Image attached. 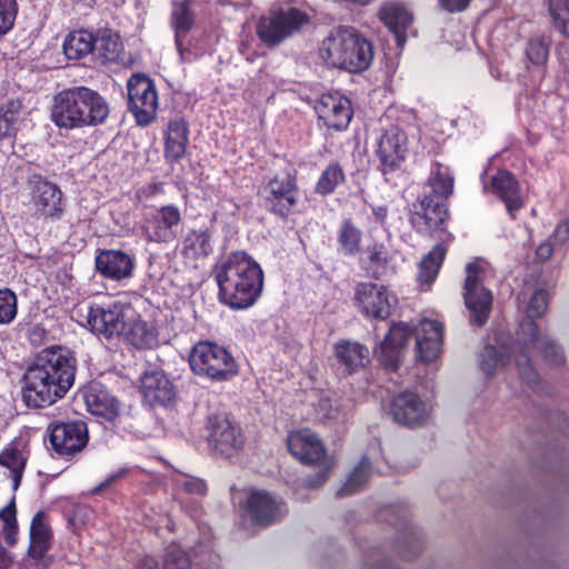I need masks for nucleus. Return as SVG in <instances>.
<instances>
[{
  "instance_id": "nucleus-27",
  "label": "nucleus",
  "mask_w": 569,
  "mask_h": 569,
  "mask_svg": "<svg viewBox=\"0 0 569 569\" xmlns=\"http://www.w3.org/2000/svg\"><path fill=\"white\" fill-rule=\"evenodd\" d=\"M46 519V512L40 510L31 520L28 555L34 560H41L51 548L53 533Z\"/></svg>"
},
{
  "instance_id": "nucleus-35",
  "label": "nucleus",
  "mask_w": 569,
  "mask_h": 569,
  "mask_svg": "<svg viewBox=\"0 0 569 569\" xmlns=\"http://www.w3.org/2000/svg\"><path fill=\"white\" fill-rule=\"evenodd\" d=\"M96 38L86 30L70 32L63 41V52L69 60H79L94 49Z\"/></svg>"
},
{
  "instance_id": "nucleus-62",
  "label": "nucleus",
  "mask_w": 569,
  "mask_h": 569,
  "mask_svg": "<svg viewBox=\"0 0 569 569\" xmlns=\"http://www.w3.org/2000/svg\"><path fill=\"white\" fill-rule=\"evenodd\" d=\"M96 267L97 270L104 277H107V250L101 249L99 250V254L96 259Z\"/></svg>"
},
{
  "instance_id": "nucleus-32",
  "label": "nucleus",
  "mask_w": 569,
  "mask_h": 569,
  "mask_svg": "<svg viewBox=\"0 0 569 569\" xmlns=\"http://www.w3.org/2000/svg\"><path fill=\"white\" fill-rule=\"evenodd\" d=\"M447 249L443 244L437 243L418 264L417 280L420 286L429 287L437 278L445 260Z\"/></svg>"
},
{
  "instance_id": "nucleus-28",
  "label": "nucleus",
  "mask_w": 569,
  "mask_h": 569,
  "mask_svg": "<svg viewBox=\"0 0 569 569\" xmlns=\"http://www.w3.org/2000/svg\"><path fill=\"white\" fill-rule=\"evenodd\" d=\"M188 134V123L183 118L176 117L169 121L164 139V156L167 159L179 161L184 157L189 142Z\"/></svg>"
},
{
  "instance_id": "nucleus-14",
  "label": "nucleus",
  "mask_w": 569,
  "mask_h": 569,
  "mask_svg": "<svg viewBox=\"0 0 569 569\" xmlns=\"http://www.w3.org/2000/svg\"><path fill=\"white\" fill-rule=\"evenodd\" d=\"M355 301L366 317L386 320L391 316L398 300L385 286L361 282L356 287Z\"/></svg>"
},
{
  "instance_id": "nucleus-45",
  "label": "nucleus",
  "mask_w": 569,
  "mask_h": 569,
  "mask_svg": "<svg viewBox=\"0 0 569 569\" xmlns=\"http://www.w3.org/2000/svg\"><path fill=\"white\" fill-rule=\"evenodd\" d=\"M345 180L346 174L341 166L338 162H331L321 172L315 190L319 194L327 196L332 193Z\"/></svg>"
},
{
  "instance_id": "nucleus-53",
  "label": "nucleus",
  "mask_w": 569,
  "mask_h": 569,
  "mask_svg": "<svg viewBox=\"0 0 569 569\" xmlns=\"http://www.w3.org/2000/svg\"><path fill=\"white\" fill-rule=\"evenodd\" d=\"M548 308V292L546 289L538 288L532 293L527 306V321H533V318L541 317Z\"/></svg>"
},
{
  "instance_id": "nucleus-18",
  "label": "nucleus",
  "mask_w": 569,
  "mask_h": 569,
  "mask_svg": "<svg viewBox=\"0 0 569 569\" xmlns=\"http://www.w3.org/2000/svg\"><path fill=\"white\" fill-rule=\"evenodd\" d=\"M31 201L39 217L44 220H59L64 212L61 189L48 180H39L34 183Z\"/></svg>"
},
{
  "instance_id": "nucleus-44",
  "label": "nucleus",
  "mask_w": 569,
  "mask_h": 569,
  "mask_svg": "<svg viewBox=\"0 0 569 569\" xmlns=\"http://www.w3.org/2000/svg\"><path fill=\"white\" fill-rule=\"evenodd\" d=\"M134 269L133 258L121 250H109V279L123 280L131 277Z\"/></svg>"
},
{
  "instance_id": "nucleus-29",
  "label": "nucleus",
  "mask_w": 569,
  "mask_h": 569,
  "mask_svg": "<svg viewBox=\"0 0 569 569\" xmlns=\"http://www.w3.org/2000/svg\"><path fill=\"white\" fill-rule=\"evenodd\" d=\"M397 513V520H390L392 525L401 523L403 532L397 545V550L403 559H411L422 549L420 531L408 522V511L403 508L392 509Z\"/></svg>"
},
{
  "instance_id": "nucleus-5",
  "label": "nucleus",
  "mask_w": 569,
  "mask_h": 569,
  "mask_svg": "<svg viewBox=\"0 0 569 569\" xmlns=\"http://www.w3.org/2000/svg\"><path fill=\"white\" fill-rule=\"evenodd\" d=\"M518 341L521 343V349L516 360L517 368L520 377L528 383H533L537 380V372L530 362V355L533 350L541 352L550 366H560L565 362L561 347L547 335L541 333L535 321H523L520 325Z\"/></svg>"
},
{
  "instance_id": "nucleus-24",
  "label": "nucleus",
  "mask_w": 569,
  "mask_h": 569,
  "mask_svg": "<svg viewBox=\"0 0 569 569\" xmlns=\"http://www.w3.org/2000/svg\"><path fill=\"white\" fill-rule=\"evenodd\" d=\"M442 323L438 320L423 319L416 339V357L423 361H433L440 353L442 343Z\"/></svg>"
},
{
  "instance_id": "nucleus-38",
  "label": "nucleus",
  "mask_w": 569,
  "mask_h": 569,
  "mask_svg": "<svg viewBox=\"0 0 569 569\" xmlns=\"http://www.w3.org/2000/svg\"><path fill=\"white\" fill-rule=\"evenodd\" d=\"M370 268L376 274H388L395 271L393 252L382 242H373L366 249Z\"/></svg>"
},
{
  "instance_id": "nucleus-25",
  "label": "nucleus",
  "mask_w": 569,
  "mask_h": 569,
  "mask_svg": "<svg viewBox=\"0 0 569 569\" xmlns=\"http://www.w3.org/2000/svg\"><path fill=\"white\" fill-rule=\"evenodd\" d=\"M379 19L395 34L398 46L406 42V32L411 26L413 16L401 2H385L379 10Z\"/></svg>"
},
{
  "instance_id": "nucleus-23",
  "label": "nucleus",
  "mask_w": 569,
  "mask_h": 569,
  "mask_svg": "<svg viewBox=\"0 0 569 569\" xmlns=\"http://www.w3.org/2000/svg\"><path fill=\"white\" fill-rule=\"evenodd\" d=\"M447 218L448 211L443 201L432 198L431 194H423L411 222L419 231H433L442 229Z\"/></svg>"
},
{
  "instance_id": "nucleus-55",
  "label": "nucleus",
  "mask_w": 569,
  "mask_h": 569,
  "mask_svg": "<svg viewBox=\"0 0 569 569\" xmlns=\"http://www.w3.org/2000/svg\"><path fill=\"white\" fill-rule=\"evenodd\" d=\"M315 466H319V470L315 475L306 476L302 479L303 486L311 489L318 488L327 481L331 463L326 458L322 462H317Z\"/></svg>"
},
{
  "instance_id": "nucleus-41",
  "label": "nucleus",
  "mask_w": 569,
  "mask_h": 569,
  "mask_svg": "<svg viewBox=\"0 0 569 569\" xmlns=\"http://www.w3.org/2000/svg\"><path fill=\"white\" fill-rule=\"evenodd\" d=\"M371 463L367 456H363L359 463L351 471L345 485L337 491L338 497L351 496L360 490L369 480Z\"/></svg>"
},
{
  "instance_id": "nucleus-33",
  "label": "nucleus",
  "mask_w": 569,
  "mask_h": 569,
  "mask_svg": "<svg viewBox=\"0 0 569 569\" xmlns=\"http://www.w3.org/2000/svg\"><path fill=\"white\" fill-rule=\"evenodd\" d=\"M22 108L20 99H9L0 104V141L17 137Z\"/></svg>"
},
{
  "instance_id": "nucleus-30",
  "label": "nucleus",
  "mask_w": 569,
  "mask_h": 569,
  "mask_svg": "<svg viewBox=\"0 0 569 569\" xmlns=\"http://www.w3.org/2000/svg\"><path fill=\"white\" fill-rule=\"evenodd\" d=\"M335 356L348 373L365 367L369 361V350L359 342L341 340L335 345Z\"/></svg>"
},
{
  "instance_id": "nucleus-9",
  "label": "nucleus",
  "mask_w": 569,
  "mask_h": 569,
  "mask_svg": "<svg viewBox=\"0 0 569 569\" xmlns=\"http://www.w3.org/2000/svg\"><path fill=\"white\" fill-rule=\"evenodd\" d=\"M264 207L280 218H287L299 199V187L295 174H277L262 188Z\"/></svg>"
},
{
  "instance_id": "nucleus-12",
  "label": "nucleus",
  "mask_w": 569,
  "mask_h": 569,
  "mask_svg": "<svg viewBox=\"0 0 569 569\" xmlns=\"http://www.w3.org/2000/svg\"><path fill=\"white\" fill-rule=\"evenodd\" d=\"M87 423L82 420L52 422L49 442L57 458H69L81 451L88 442Z\"/></svg>"
},
{
  "instance_id": "nucleus-21",
  "label": "nucleus",
  "mask_w": 569,
  "mask_h": 569,
  "mask_svg": "<svg viewBox=\"0 0 569 569\" xmlns=\"http://www.w3.org/2000/svg\"><path fill=\"white\" fill-rule=\"evenodd\" d=\"M246 508L251 520L260 526H269L286 513L282 501L264 490H252Z\"/></svg>"
},
{
  "instance_id": "nucleus-19",
  "label": "nucleus",
  "mask_w": 569,
  "mask_h": 569,
  "mask_svg": "<svg viewBox=\"0 0 569 569\" xmlns=\"http://www.w3.org/2000/svg\"><path fill=\"white\" fill-rule=\"evenodd\" d=\"M390 415L397 423L412 428L425 422L429 410L417 393L406 391L392 399Z\"/></svg>"
},
{
  "instance_id": "nucleus-59",
  "label": "nucleus",
  "mask_w": 569,
  "mask_h": 569,
  "mask_svg": "<svg viewBox=\"0 0 569 569\" xmlns=\"http://www.w3.org/2000/svg\"><path fill=\"white\" fill-rule=\"evenodd\" d=\"M553 241L556 244H563L567 242V240L569 239V221L566 220V221H562L560 222L553 234Z\"/></svg>"
},
{
  "instance_id": "nucleus-11",
  "label": "nucleus",
  "mask_w": 569,
  "mask_h": 569,
  "mask_svg": "<svg viewBox=\"0 0 569 569\" xmlns=\"http://www.w3.org/2000/svg\"><path fill=\"white\" fill-rule=\"evenodd\" d=\"M208 429V443L214 455L230 458L243 448L246 438L241 427L227 416H210Z\"/></svg>"
},
{
  "instance_id": "nucleus-48",
  "label": "nucleus",
  "mask_w": 569,
  "mask_h": 569,
  "mask_svg": "<svg viewBox=\"0 0 569 569\" xmlns=\"http://www.w3.org/2000/svg\"><path fill=\"white\" fill-rule=\"evenodd\" d=\"M18 313V297L9 288L0 289V326L10 325Z\"/></svg>"
},
{
  "instance_id": "nucleus-52",
  "label": "nucleus",
  "mask_w": 569,
  "mask_h": 569,
  "mask_svg": "<svg viewBox=\"0 0 569 569\" xmlns=\"http://www.w3.org/2000/svg\"><path fill=\"white\" fill-rule=\"evenodd\" d=\"M109 422H112L113 428L117 432H127L130 431L132 425L129 413L124 412L120 408V403L117 399L112 398L109 399V416H108Z\"/></svg>"
},
{
  "instance_id": "nucleus-64",
  "label": "nucleus",
  "mask_w": 569,
  "mask_h": 569,
  "mask_svg": "<svg viewBox=\"0 0 569 569\" xmlns=\"http://www.w3.org/2000/svg\"><path fill=\"white\" fill-rule=\"evenodd\" d=\"M373 214H375L376 220L379 223H383L385 219L388 214V209H387V207H383V206L376 207V208H373Z\"/></svg>"
},
{
  "instance_id": "nucleus-22",
  "label": "nucleus",
  "mask_w": 569,
  "mask_h": 569,
  "mask_svg": "<svg viewBox=\"0 0 569 569\" xmlns=\"http://www.w3.org/2000/svg\"><path fill=\"white\" fill-rule=\"evenodd\" d=\"M413 331L406 323L393 325L380 345L379 360L389 370H396L400 362L401 350L412 337Z\"/></svg>"
},
{
  "instance_id": "nucleus-15",
  "label": "nucleus",
  "mask_w": 569,
  "mask_h": 569,
  "mask_svg": "<svg viewBox=\"0 0 569 569\" xmlns=\"http://www.w3.org/2000/svg\"><path fill=\"white\" fill-rule=\"evenodd\" d=\"M408 152L409 142L406 132L397 126H391L378 140L376 150L381 171L386 174L397 170L406 160Z\"/></svg>"
},
{
  "instance_id": "nucleus-6",
  "label": "nucleus",
  "mask_w": 569,
  "mask_h": 569,
  "mask_svg": "<svg viewBox=\"0 0 569 569\" xmlns=\"http://www.w3.org/2000/svg\"><path fill=\"white\" fill-rule=\"evenodd\" d=\"M189 363L197 376L211 381H227L238 373L232 355L224 347L208 340L192 347Z\"/></svg>"
},
{
  "instance_id": "nucleus-63",
  "label": "nucleus",
  "mask_w": 569,
  "mask_h": 569,
  "mask_svg": "<svg viewBox=\"0 0 569 569\" xmlns=\"http://www.w3.org/2000/svg\"><path fill=\"white\" fill-rule=\"evenodd\" d=\"M320 407L322 410H328L326 417L329 420H335L339 418V411L337 408H332L331 402L329 400H321Z\"/></svg>"
},
{
  "instance_id": "nucleus-20",
  "label": "nucleus",
  "mask_w": 569,
  "mask_h": 569,
  "mask_svg": "<svg viewBox=\"0 0 569 569\" xmlns=\"http://www.w3.org/2000/svg\"><path fill=\"white\" fill-rule=\"evenodd\" d=\"M287 446L290 453L305 465H316L328 458L322 442L310 429L290 432Z\"/></svg>"
},
{
  "instance_id": "nucleus-54",
  "label": "nucleus",
  "mask_w": 569,
  "mask_h": 569,
  "mask_svg": "<svg viewBox=\"0 0 569 569\" xmlns=\"http://www.w3.org/2000/svg\"><path fill=\"white\" fill-rule=\"evenodd\" d=\"M190 560L178 546H170L164 553L163 569H189Z\"/></svg>"
},
{
  "instance_id": "nucleus-3",
  "label": "nucleus",
  "mask_w": 569,
  "mask_h": 569,
  "mask_svg": "<svg viewBox=\"0 0 569 569\" xmlns=\"http://www.w3.org/2000/svg\"><path fill=\"white\" fill-rule=\"evenodd\" d=\"M51 121L60 129H78L94 126L107 118L102 98L87 87H73L53 97Z\"/></svg>"
},
{
  "instance_id": "nucleus-57",
  "label": "nucleus",
  "mask_w": 569,
  "mask_h": 569,
  "mask_svg": "<svg viewBox=\"0 0 569 569\" xmlns=\"http://www.w3.org/2000/svg\"><path fill=\"white\" fill-rule=\"evenodd\" d=\"M182 486L187 492L193 495H204L207 491L206 482L198 478L187 479Z\"/></svg>"
},
{
  "instance_id": "nucleus-10",
  "label": "nucleus",
  "mask_w": 569,
  "mask_h": 569,
  "mask_svg": "<svg viewBox=\"0 0 569 569\" xmlns=\"http://www.w3.org/2000/svg\"><path fill=\"white\" fill-rule=\"evenodd\" d=\"M129 110L140 127L157 118L158 93L153 82L143 76H132L127 83Z\"/></svg>"
},
{
  "instance_id": "nucleus-4",
  "label": "nucleus",
  "mask_w": 569,
  "mask_h": 569,
  "mask_svg": "<svg viewBox=\"0 0 569 569\" xmlns=\"http://www.w3.org/2000/svg\"><path fill=\"white\" fill-rule=\"evenodd\" d=\"M319 54L327 66L357 73L370 67L373 47L356 29L339 27L323 39Z\"/></svg>"
},
{
  "instance_id": "nucleus-31",
  "label": "nucleus",
  "mask_w": 569,
  "mask_h": 569,
  "mask_svg": "<svg viewBox=\"0 0 569 569\" xmlns=\"http://www.w3.org/2000/svg\"><path fill=\"white\" fill-rule=\"evenodd\" d=\"M28 459L29 451L19 449L13 443H10L0 452V466L10 471L13 490L20 487Z\"/></svg>"
},
{
  "instance_id": "nucleus-61",
  "label": "nucleus",
  "mask_w": 569,
  "mask_h": 569,
  "mask_svg": "<svg viewBox=\"0 0 569 569\" xmlns=\"http://www.w3.org/2000/svg\"><path fill=\"white\" fill-rule=\"evenodd\" d=\"M552 252H553V246L549 241L542 242L541 244H539V247L536 250V254H537L538 259H540L542 261L548 260L551 257Z\"/></svg>"
},
{
  "instance_id": "nucleus-17",
  "label": "nucleus",
  "mask_w": 569,
  "mask_h": 569,
  "mask_svg": "<svg viewBox=\"0 0 569 569\" xmlns=\"http://www.w3.org/2000/svg\"><path fill=\"white\" fill-rule=\"evenodd\" d=\"M140 392L151 406L168 407L176 400L173 383L162 370H146L140 377Z\"/></svg>"
},
{
  "instance_id": "nucleus-50",
  "label": "nucleus",
  "mask_w": 569,
  "mask_h": 569,
  "mask_svg": "<svg viewBox=\"0 0 569 569\" xmlns=\"http://www.w3.org/2000/svg\"><path fill=\"white\" fill-rule=\"evenodd\" d=\"M549 13L555 27L566 38H569V0H567V4L561 0H549Z\"/></svg>"
},
{
  "instance_id": "nucleus-1",
  "label": "nucleus",
  "mask_w": 569,
  "mask_h": 569,
  "mask_svg": "<svg viewBox=\"0 0 569 569\" xmlns=\"http://www.w3.org/2000/svg\"><path fill=\"white\" fill-rule=\"evenodd\" d=\"M77 369L78 360L70 349L58 345L42 349L22 376L23 403L43 409L63 399L76 382Z\"/></svg>"
},
{
  "instance_id": "nucleus-34",
  "label": "nucleus",
  "mask_w": 569,
  "mask_h": 569,
  "mask_svg": "<svg viewBox=\"0 0 569 569\" xmlns=\"http://www.w3.org/2000/svg\"><path fill=\"white\" fill-rule=\"evenodd\" d=\"M211 238L208 228L189 231L183 239L182 254L193 260L208 257L212 252Z\"/></svg>"
},
{
  "instance_id": "nucleus-37",
  "label": "nucleus",
  "mask_w": 569,
  "mask_h": 569,
  "mask_svg": "<svg viewBox=\"0 0 569 569\" xmlns=\"http://www.w3.org/2000/svg\"><path fill=\"white\" fill-rule=\"evenodd\" d=\"M136 316L137 313L129 302L120 300L109 302V337L122 336Z\"/></svg>"
},
{
  "instance_id": "nucleus-36",
  "label": "nucleus",
  "mask_w": 569,
  "mask_h": 569,
  "mask_svg": "<svg viewBox=\"0 0 569 569\" xmlns=\"http://www.w3.org/2000/svg\"><path fill=\"white\" fill-rule=\"evenodd\" d=\"M191 0L174 2L171 13V23L176 32V46L182 54V40L191 30L193 24V13L190 10Z\"/></svg>"
},
{
  "instance_id": "nucleus-51",
  "label": "nucleus",
  "mask_w": 569,
  "mask_h": 569,
  "mask_svg": "<svg viewBox=\"0 0 569 569\" xmlns=\"http://www.w3.org/2000/svg\"><path fill=\"white\" fill-rule=\"evenodd\" d=\"M18 12L17 0H0V38L13 29Z\"/></svg>"
},
{
  "instance_id": "nucleus-49",
  "label": "nucleus",
  "mask_w": 569,
  "mask_h": 569,
  "mask_svg": "<svg viewBox=\"0 0 569 569\" xmlns=\"http://www.w3.org/2000/svg\"><path fill=\"white\" fill-rule=\"evenodd\" d=\"M549 56V42L542 36L531 38L526 48L527 59L536 64L542 66L546 63Z\"/></svg>"
},
{
  "instance_id": "nucleus-47",
  "label": "nucleus",
  "mask_w": 569,
  "mask_h": 569,
  "mask_svg": "<svg viewBox=\"0 0 569 569\" xmlns=\"http://www.w3.org/2000/svg\"><path fill=\"white\" fill-rule=\"evenodd\" d=\"M86 327L97 337L107 338V309L90 305L86 315Z\"/></svg>"
},
{
  "instance_id": "nucleus-43",
  "label": "nucleus",
  "mask_w": 569,
  "mask_h": 569,
  "mask_svg": "<svg viewBox=\"0 0 569 569\" xmlns=\"http://www.w3.org/2000/svg\"><path fill=\"white\" fill-rule=\"evenodd\" d=\"M362 232L351 219L341 222L338 232V243L346 256H355L360 250Z\"/></svg>"
},
{
  "instance_id": "nucleus-56",
  "label": "nucleus",
  "mask_w": 569,
  "mask_h": 569,
  "mask_svg": "<svg viewBox=\"0 0 569 569\" xmlns=\"http://www.w3.org/2000/svg\"><path fill=\"white\" fill-rule=\"evenodd\" d=\"M439 6L451 13L466 10L471 0H438Z\"/></svg>"
},
{
  "instance_id": "nucleus-26",
  "label": "nucleus",
  "mask_w": 569,
  "mask_h": 569,
  "mask_svg": "<svg viewBox=\"0 0 569 569\" xmlns=\"http://www.w3.org/2000/svg\"><path fill=\"white\" fill-rule=\"evenodd\" d=\"M491 190L505 202L511 216L523 206L518 181L509 171L501 170L492 177Z\"/></svg>"
},
{
  "instance_id": "nucleus-46",
  "label": "nucleus",
  "mask_w": 569,
  "mask_h": 569,
  "mask_svg": "<svg viewBox=\"0 0 569 569\" xmlns=\"http://www.w3.org/2000/svg\"><path fill=\"white\" fill-rule=\"evenodd\" d=\"M508 361L509 357L502 349L486 346L480 355V369L487 377H490L502 369Z\"/></svg>"
},
{
  "instance_id": "nucleus-60",
  "label": "nucleus",
  "mask_w": 569,
  "mask_h": 569,
  "mask_svg": "<svg viewBox=\"0 0 569 569\" xmlns=\"http://www.w3.org/2000/svg\"><path fill=\"white\" fill-rule=\"evenodd\" d=\"M4 541L9 546H13L17 542V536H18V523L2 526L1 530Z\"/></svg>"
},
{
  "instance_id": "nucleus-40",
  "label": "nucleus",
  "mask_w": 569,
  "mask_h": 569,
  "mask_svg": "<svg viewBox=\"0 0 569 569\" xmlns=\"http://www.w3.org/2000/svg\"><path fill=\"white\" fill-rule=\"evenodd\" d=\"M429 192L432 198L443 201L453 191V178L442 169L441 164H436L431 170L430 177L427 182Z\"/></svg>"
},
{
  "instance_id": "nucleus-2",
  "label": "nucleus",
  "mask_w": 569,
  "mask_h": 569,
  "mask_svg": "<svg viewBox=\"0 0 569 569\" xmlns=\"http://www.w3.org/2000/svg\"><path fill=\"white\" fill-rule=\"evenodd\" d=\"M218 299L233 310L254 305L262 292L263 272L259 263L244 251L222 257L213 267Z\"/></svg>"
},
{
  "instance_id": "nucleus-58",
  "label": "nucleus",
  "mask_w": 569,
  "mask_h": 569,
  "mask_svg": "<svg viewBox=\"0 0 569 569\" xmlns=\"http://www.w3.org/2000/svg\"><path fill=\"white\" fill-rule=\"evenodd\" d=\"M0 519L3 521V526L18 523L14 499L0 510Z\"/></svg>"
},
{
  "instance_id": "nucleus-16",
  "label": "nucleus",
  "mask_w": 569,
  "mask_h": 569,
  "mask_svg": "<svg viewBox=\"0 0 569 569\" xmlns=\"http://www.w3.org/2000/svg\"><path fill=\"white\" fill-rule=\"evenodd\" d=\"M315 110L319 120L328 129L341 131L348 127L352 119V107L348 98L340 94H322L317 101Z\"/></svg>"
},
{
  "instance_id": "nucleus-42",
  "label": "nucleus",
  "mask_w": 569,
  "mask_h": 569,
  "mask_svg": "<svg viewBox=\"0 0 569 569\" xmlns=\"http://www.w3.org/2000/svg\"><path fill=\"white\" fill-rule=\"evenodd\" d=\"M83 399L90 413L107 417V389L101 382L90 381L83 390Z\"/></svg>"
},
{
  "instance_id": "nucleus-13",
  "label": "nucleus",
  "mask_w": 569,
  "mask_h": 569,
  "mask_svg": "<svg viewBox=\"0 0 569 569\" xmlns=\"http://www.w3.org/2000/svg\"><path fill=\"white\" fill-rule=\"evenodd\" d=\"M181 222L179 208L174 204H164L144 214L142 231L150 242L169 243L178 237Z\"/></svg>"
},
{
  "instance_id": "nucleus-39",
  "label": "nucleus",
  "mask_w": 569,
  "mask_h": 569,
  "mask_svg": "<svg viewBox=\"0 0 569 569\" xmlns=\"http://www.w3.org/2000/svg\"><path fill=\"white\" fill-rule=\"evenodd\" d=\"M122 336L138 349H151L158 345L156 332L140 320L134 319Z\"/></svg>"
},
{
  "instance_id": "nucleus-7",
  "label": "nucleus",
  "mask_w": 569,
  "mask_h": 569,
  "mask_svg": "<svg viewBox=\"0 0 569 569\" xmlns=\"http://www.w3.org/2000/svg\"><path fill=\"white\" fill-rule=\"evenodd\" d=\"M308 21V16L293 7L271 8L257 23V34L267 47H276L295 34Z\"/></svg>"
},
{
  "instance_id": "nucleus-8",
  "label": "nucleus",
  "mask_w": 569,
  "mask_h": 569,
  "mask_svg": "<svg viewBox=\"0 0 569 569\" xmlns=\"http://www.w3.org/2000/svg\"><path fill=\"white\" fill-rule=\"evenodd\" d=\"M463 300L470 313V322L482 327L490 315L492 293L485 287L487 269L480 261L466 266Z\"/></svg>"
}]
</instances>
